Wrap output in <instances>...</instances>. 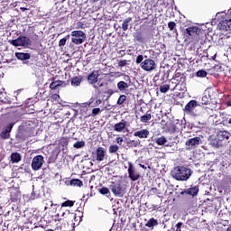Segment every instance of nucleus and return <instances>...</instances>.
Here are the masks:
<instances>
[{
    "mask_svg": "<svg viewBox=\"0 0 231 231\" xmlns=\"http://www.w3.org/2000/svg\"><path fill=\"white\" fill-rule=\"evenodd\" d=\"M126 99H127V97H125V95H121L117 100V105L122 106V104H124Z\"/></svg>",
    "mask_w": 231,
    "mask_h": 231,
    "instance_id": "obj_37",
    "label": "nucleus"
},
{
    "mask_svg": "<svg viewBox=\"0 0 231 231\" xmlns=\"http://www.w3.org/2000/svg\"><path fill=\"white\" fill-rule=\"evenodd\" d=\"M81 82H82V79L79 77H74L71 79V86H74V87L80 86Z\"/></svg>",
    "mask_w": 231,
    "mask_h": 231,
    "instance_id": "obj_29",
    "label": "nucleus"
},
{
    "mask_svg": "<svg viewBox=\"0 0 231 231\" xmlns=\"http://www.w3.org/2000/svg\"><path fill=\"white\" fill-rule=\"evenodd\" d=\"M110 190L116 198H124L126 192L125 186L122 184V180L112 181L110 184Z\"/></svg>",
    "mask_w": 231,
    "mask_h": 231,
    "instance_id": "obj_2",
    "label": "nucleus"
},
{
    "mask_svg": "<svg viewBox=\"0 0 231 231\" xmlns=\"http://www.w3.org/2000/svg\"><path fill=\"white\" fill-rule=\"evenodd\" d=\"M12 163H19L21 162V154L19 152H14L11 154Z\"/></svg>",
    "mask_w": 231,
    "mask_h": 231,
    "instance_id": "obj_21",
    "label": "nucleus"
},
{
    "mask_svg": "<svg viewBox=\"0 0 231 231\" xmlns=\"http://www.w3.org/2000/svg\"><path fill=\"white\" fill-rule=\"evenodd\" d=\"M187 225L189 226L190 228H198V222H196L194 218L188 220Z\"/></svg>",
    "mask_w": 231,
    "mask_h": 231,
    "instance_id": "obj_31",
    "label": "nucleus"
},
{
    "mask_svg": "<svg viewBox=\"0 0 231 231\" xmlns=\"http://www.w3.org/2000/svg\"><path fill=\"white\" fill-rule=\"evenodd\" d=\"M141 68L144 71H154L156 62L153 60L146 59L141 63Z\"/></svg>",
    "mask_w": 231,
    "mask_h": 231,
    "instance_id": "obj_6",
    "label": "nucleus"
},
{
    "mask_svg": "<svg viewBox=\"0 0 231 231\" xmlns=\"http://www.w3.org/2000/svg\"><path fill=\"white\" fill-rule=\"evenodd\" d=\"M100 194L106 196V194H109V189L103 187L99 189Z\"/></svg>",
    "mask_w": 231,
    "mask_h": 231,
    "instance_id": "obj_41",
    "label": "nucleus"
},
{
    "mask_svg": "<svg viewBox=\"0 0 231 231\" xmlns=\"http://www.w3.org/2000/svg\"><path fill=\"white\" fill-rule=\"evenodd\" d=\"M226 231H231V225L227 227Z\"/></svg>",
    "mask_w": 231,
    "mask_h": 231,
    "instance_id": "obj_61",
    "label": "nucleus"
},
{
    "mask_svg": "<svg viewBox=\"0 0 231 231\" xmlns=\"http://www.w3.org/2000/svg\"><path fill=\"white\" fill-rule=\"evenodd\" d=\"M14 125H15V122H12L5 126L0 134L1 138H4V140H8V138H10V133H12V129H14Z\"/></svg>",
    "mask_w": 231,
    "mask_h": 231,
    "instance_id": "obj_8",
    "label": "nucleus"
},
{
    "mask_svg": "<svg viewBox=\"0 0 231 231\" xmlns=\"http://www.w3.org/2000/svg\"><path fill=\"white\" fill-rule=\"evenodd\" d=\"M98 113H100V108H94L92 110V116H97V115H98Z\"/></svg>",
    "mask_w": 231,
    "mask_h": 231,
    "instance_id": "obj_46",
    "label": "nucleus"
},
{
    "mask_svg": "<svg viewBox=\"0 0 231 231\" xmlns=\"http://www.w3.org/2000/svg\"><path fill=\"white\" fill-rule=\"evenodd\" d=\"M166 147H172V144H166Z\"/></svg>",
    "mask_w": 231,
    "mask_h": 231,
    "instance_id": "obj_62",
    "label": "nucleus"
},
{
    "mask_svg": "<svg viewBox=\"0 0 231 231\" xmlns=\"http://www.w3.org/2000/svg\"><path fill=\"white\" fill-rule=\"evenodd\" d=\"M89 84H97L98 82V72H92L88 77Z\"/></svg>",
    "mask_w": 231,
    "mask_h": 231,
    "instance_id": "obj_19",
    "label": "nucleus"
},
{
    "mask_svg": "<svg viewBox=\"0 0 231 231\" xmlns=\"http://www.w3.org/2000/svg\"><path fill=\"white\" fill-rule=\"evenodd\" d=\"M71 42L79 45L85 42L86 34L82 31H73L71 32Z\"/></svg>",
    "mask_w": 231,
    "mask_h": 231,
    "instance_id": "obj_4",
    "label": "nucleus"
},
{
    "mask_svg": "<svg viewBox=\"0 0 231 231\" xmlns=\"http://www.w3.org/2000/svg\"><path fill=\"white\" fill-rule=\"evenodd\" d=\"M119 147L116 144L114 145H110L108 148V152H110V154H115V152H117Z\"/></svg>",
    "mask_w": 231,
    "mask_h": 231,
    "instance_id": "obj_34",
    "label": "nucleus"
},
{
    "mask_svg": "<svg viewBox=\"0 0 231 231\" xmlns=\"http://www.w3.org/2000/svg\"><path fill=\"white\" fill-rule=\"evenodd\" d=\"M128 176L132 181H138V180H140V173L134 171V168H133V164L131 163L128 167Z\"/></svg>",
    "mask_w": 231,
    "mask_h": 231,
    "instance_id": "obj_10",
    "label": "nucleus"
},
{
    "mask_svg": "<svg viewBox=\"0 0 231 231\" xmlns=\"http://www.w3.org/2000/svg\"><path fill=\"white\" fill-rule=\"evenodd\" d=\"M106 93V95H109V97H111V95H113L115 91L113 89H108Z\"/></svg>",
    "mask_w": 231,
    "mask_h": 231,
    "instance_id": "obj_52",
    "label": "nucleus"
},
{
    "mask_svg": "<svg viewBox=\"0 0 231 231\" xmlns=\"http://www.w3.org/2000/svg\"><path fill=\"white\" fill-rule=\"evenodd\" d=\"M199 143H201V138L200 137L190 138L185 143L186 150L187 151H192V149H196V147H198V145H199Z\"/></svg>",
    "mask_w": 231,
    "mask_h": 231,
    "instance_id": "obj_7",
    "label": "nucleus"
},
{
    "mask_svg": "<svg viewBox=\"0 0 231 231\" xmlns=\"http://www.w3.org/2000/svg\"><path fill=\"white\" fill-rule=\"evenodd\" d=\"M192 173V170L185 166H177L171 171V176L177 181H188Z\"/></svg>",
    "mask_w": 231,
    "mask_h": 231,
    "instance_id": "obj_1",
    "label": "nucleus"
},
{
    "mask_svg": "<svg viewBox=\"0 0 231 231\" xmlns=\"http://www.w3.org/2000/svg\"><path fill=\"white\" fill-rule=\"evenodd\" d=\"M170 89H171L170 85H162L160 87L161 93H167V91H169Z\"/></svg>",
    "mask_w": 231,
    "mask_h": 231,
    "instance_id": "obj_36",
    "label": "nucleus"
},
{
    "mask_svg": "<svg viewBox=\"0 0 231 231\" xmlns=\"http://www.w3.org/2000/svg\"><path fill=\"white\" fill-rule=\"evenodd\" d=\"M85 145H86V142L78 141L73 144V147H75V149H82V147H85Z\"/></svg>",
    "mask_w": 231,
    "mask_h": 231,
    "instance_id": "obj_33",
    "label": "nucleus"
},
{
    "mask_svg": "<svg viewBox=\"0 0 231 231\" xmlns=\"http://www.w3.org/2000/svg\"><path fill=\"white\" fill-rule=\"evenodd\" d=\"M151 118H152L151 114L146 113L144 116H141L140 122H142L143 124H147V122H149Z\"/></svg>",
    "mask_w": 231,
    "mask_h": 231,
    "instance_id": "obj_30",
    "label": "nucleus"
},
{
    "mask_svg": "<svg viewBox=\"0 0 231 231\" xmlns=\"http://www.w3.org/2000/svg\"><path fill=\"white\" fill-rule=\"evenodd\" d=\"M227 106H229V107H231V100L230 101H227Z\"/></svg>",
    "mask_w": 231,
    "mask_h": 231,
    "instance_id": "obj_59",
    "label": "nucleus"
},
{
    "mask_svg": "<svg viewBox=\"0 0 231 231\" xmlns=\"http://www.w3.org/2000/svg\"><path fill=\"white\" fill-rule=\"evenodd\" d=\"M198 192H199V187L198 186H191L189 189H184L181 194H188V196H198Z\"/></svg>",
    "mask_w": 231,
    "mask_h": 231,
    "instance_id": "obj_12",
    "label": "nucleus"
},
{
    "mask_svg": "<svg viewBox=\"0 0 231 231\" xmlns=\"http://www.w3.org/2000/svg\"><path fill=\"white\" fill-rule=\"evenodd\" d=\"M218 138H221L224 141V143H226L227 140H230V133L228 131H219L217 132Z\"/></svg>",
    "mask_w": 231,
    "mask_h": 231,
    "instance_id": "obj_18",
    "label": "nucleus"
},
{
    "mask_svg": "<svg viewBox=\"0 0 231 231\" xmlns=\"http://www.w3.org/2000/svg\"><path fill=\"white\" fill-rule=\"evenodd\" d=\"M68 39H69V35H67L65 38L60 40L59 46H66V42H68Z\"/></svg>",
    "mask_w": 231,
    "mask_h": 231,
    "instance_id": "obj_38",
    "label": "nucleus"
},
{
    "mask_svg": "<svg viewBox=\"0 0 231 231\" xmlns=\"http://www.w3.org/2000/svg\"><path fill=\"white\" fill-rule=\"evenodd\" d=\"M106 149H104L103 147H98L96 151V155H97V162H104L105 158H106Z\"/></svg>",
    "mask_w": 231,
    "mask_h": 231,
    "instance_id": "obj_13",
    "label": "nucleus"
},
{
    "mask_svg": "<svg viewBox=\"0 0 231 231\" xmlns=\"http://www.w3.org/2000/svg\"><path fill=\"white\" fill-rule=\"evenodd\" d=\"M65 215V213H63V215L62 216H64Z\"/></svg>",
    "mask_w": 231,
    "mask_h": 231,
    "instance_id": "obj_63",
    "label": "nucleus"
},
{
    "mask_svg": "<svg viewBox=\"0 0 231 231\" xmlns=\"http://www.w3.org/2000/svg\"><path fill=\"white\" fill-rule=\"evenodd\" d=\"M37 39H39V35L34 34V36H33V41H37Z\"/></svg>",
    "mask_w": 231,
    "mask_h": 231,
    "instance_id": "obj_55",
    "label": "nucleus"
},
{
    "mask_svg": "<svg viewBox=\"0 0 231 231\" xmlns=\"http://www.w3.org/2000/svg\"><path fill=\"white\" fill-rule=\"evenodd\" d=\"M168 28L170 32H173V30L176 29V23L175 22H169L168 23Z\"/></svg>",
    "mask_w": 231,
    "mask_h": 231,
    "instance_id": "obj_40",
    "label": "nucleus"
},
{
    "mask_svg": "<svg viewBox=\"0 0 231 231\" xmlns=\"http://www.w3.org/2000/svg\"><path fill=\"white\" fill-rule=\"evenodd\" d=\"M145 226H147L148 228H152V226H158V220H156L154 218H151L145 224Z\"/></svg>",
    "mask_w": 231,
    "mask_h": 231,
    "instance_id": "obj_27",
    "label": "nucleus"
},
{
    "mask_svg": "<svg viewBox=\"0 0 231 231\" xmlns=\"http://www.w3.org/2000/svg\"><path fill=\"white\" fill-rule=\"evenodd\" d=\"M116 140L119 145H122V143H124V139L122 137H117Z\"/></svg>",
    "mask_w": 231,
    "mask_h": 231,
    "instance_id": "obj_50",
    "label": "nucleus"
},
{
    "mask_svg": "<svg viewBox=\"0 0 231 231\" xmlns=\"http://www.w3.org/2000/svg\"><path fill=\"white\" fill-rule=\"evenodd\" d=\"M19 196H21V194L19 193L18 190H15L14 192L12 191L11 192V199H12V201H17V199L19 198Z\"/></svg>",
    "mask_w": 231,
    "mask_h": 231,
    "instance_id": "obj_35",
    "label": "nucleus"
},
{
    "mask_svg": "<svg viewBox=\"0 0 231 231\" xmlns=\"http://www.w3.org/2000/svg\"><path fill=\"white\" fill-rule=\"evenodd\" d=\"M127 65V60H122L118 62V66L120 68H124V66H126Z\"/></svg>",
    "mask_w": 231,
    "mask_h": 231,
    "instance_id": "obj_44",
    "label": "nucleus"
},
{
    "mask_svg": "<svg viewBox=\"0 0 231 231\" xmlns=\"http://www.w3.org/2000/svg\"><path fill=\"white\" fill-rule=\"evenodd\" d=\"M176 231H181V226H183V223L182 222H179L176 224Z\"/></svg>",
    "mask_w": 231,
    "mask_h": 231,
    "instance_id": "obj_47",
    "label": "nucleus"
},
{
    "mask_svg": "<svg viewBox=\"0 0 231 231\" xmlns=\"http://www.w3.org/2000/svg\"><path fill=\"white\" fill-rule=\"evenodd\" d=\"M143 60V55H139V56H137L135 62H136V64H140L141 65Z\"/></svg>",
    "mask_w": 231,
    "mask_h": 231,
    "instance_id": "obj_43",
    "label": "nucleus"
},
{
    "mask_svg": "<svg viewBox=\"0 0 231 231\" xmlns=\"http://www.w3.org/2000/svg\"><path fill=\"white\" fill-rule=\"evenodd\" d=\"M100 104H102V100H101V99H97V100L95 102L93 107H97V106H100Z\"/></svg>",
    "mask_w": 231,
    "mask_h": 231,
    "instance_id": "obj_51",
    "label": "nucleus"
},
{
    "mask_svg": "<svg viewBox=\"0 0 231 231\" xmlns=\"http://www.w3.org/2000/svg\"><path fill=\"white\" fill-rule=\"evenodd\" d=\"M21 10H22L23 12H25L26 8H25V7H21Z\"/></svg>",
    "mask_w": 231,
    "mask_h": 231,
    "instance_id": "obj_60",
    "label": "nucleus"
},
{
    "mask_svg": "<svg viewBox=\"0 0 231 231\" xmlns=\"http://www.w3.org/2000/svg\"><path fill=\"white\" fill-rule=\"evenodd\" d=\"M151 192H152V194H156V195L160 194V191H158V189H157V188H152V189H151Z\"/></svg>",
    "mask_w": 231,
    "mask_h": 231,
    "instance_id": "obj_49",
    "label": "nucleus"
},
{
    "mask_svg": "<svg viewBox=\"0 0 231 231\" xmlns=\"http://www.w3.org/2000/svg\"><path fill=\"white\" fill-rule=\"evenodd\" d=\"M69 184H70L72 187H82V185H84L82 180H80L79 179H72V180H70L69 181Z\"/></svg>",
    "mask_w": 231,
    "mask_h": 231,
    "instance_id": "obj_22",
    "label": "nucleus"
},
{
    "mask_svg": "<svg viewBox=\"0 0 231 231\" xmlns=\"http://www.w3.org/2000/svg\"><path fill=\"white\" fill-rule=\"evenodd\" d=\"M199 31V28L196 27V26H191V27H188L184 33H186V35H188L189 37H194V35L198 34V32Z\"/></svg>",
    "mask_w": 231,
    "mask_h": 231,
    "instance_id": "obj_17",
    "label": "nucleus"
},
{
    "mask_svg": "<svg viewBox=\"0 0 231 231\" xmlns=\"http://www.w3.org/2000/svg\"><path fill=\"white\" fill-rule=\"evenodd\" d=\"M149 134H151V133L147 129L138 130L134 133V136L141 139L149 138Z\"/></svg>",
    "mask_w": 231,
    "mask_h": 231,
    "instance_id": "obj_14",
    "label": "nucleus"
},
{
    "mask_svg": "<svg viewBox=\"0 0 231 231\" xmlns=\"http://www.w3.org/2000/svg\"><path fill=\"white\" fill-rule=\"evenodd\" d=\"M127 145H129V147H138V145H140V140H130L127 142Z\"/></svg>",
    "mask_w": 231,
    "mask_h": 231,
    "instance_id": "obj_32",
    "label": "nucleus"
},
{
    "mask_svg": "<svg viewBox=\"0 0 231 231\" xmlns=\"http://www.w3.org/2000/svg\"><path fill=\"white\" fill-rule=\"evenodd\" d=\"M124 79L125 80V82H131V78L129 76H125Z\"/></svg>",
    "mask_w": 231,
    "mask_h": 231,
    "instance_id": "obj_53",
    "label": "nucleus"
},
{
    "mask_svg": "<svg viewBox=\"0 0 231 231\" xmlns=\"http://www.w3.org/2000/svg\"><path fill=\"white\" fill-rule=\"evenodd\" d=\"M227 124L231 125V117L227 118Z\"/></svg>",
    "mask_w": 231,
    "mask_h": 231,
    "instance_id": "obj_58",
    "label": "nucleus"
},
{
    "mask_svg": "<svg viewBox=\"0 0 231 231\" xmlns=\"http://www.w3.org/2000/svg\"><path fill=\"white\" fill-rule=\"evenodd\" d=\"M17 136H18V138H20V140H26V138H29L30 133H28L24 130H22L18 133Z\"/></svg>",
    "mask_w": 231,
    "mask_h": 231,
    "instance_id": "obj_26",
    "label": "nucleus"
},
{
    "mask_svg": "<svg viewBox=\"0 0 231 231\" xmlns=\"http://www.w3.org/2000/svg\"><path fill=\"white\" fill-rule=\"evenodd\" d=\"M201 100H202V104H203L204 106H207V104H208V97L203 96L202 98H201Z\"/></svg>",
    "mask_w": 231,
    "mask_h": 231,
    "instance_id": "obj_45",
    "label": "nucleus"
},
{
    "mask_svg": "<svg viewBox=\"0 0 231 231\" xmlns=\"http://www.w3.org/2000/svg\"><path fill=\"white\" fill-rule=\"evenodd\" d=\"M63 82L60 80L58 81H53L50 84V88L51 89H59V88H60V86H62Z\"/></svg>",
    "mask_w": 231,
    "mask_h": 231,
    "instance_id": "obj_28",
    "label": "nucleus"
},
{
    "mask_svg": "<svg viewBox=\"0 0 231 231\" xmlns=\"http://www.w3.org/2000/svg\"><path fill=\"white\" fill-rule=\"evenodd\" d=\"M91 104H93V98L90 99L89 102L87 103H83L84 107H89V106H91Z\"/></svg>",
    "mask_w": 231,
    "mask_h": 231,
    "instance_id": "obj_48",
    "label": "nucleus"
},
{
    "mask_svg": "<svg viewBox=\"0 0 231 231\" xmlns=\"http://www.w3.org/2000/svg\"><path fill=\"white\" fill-rule=\"evenodd\" d=\"M129 88V85L125 82V81H119L117 83V88L119 89V91H125V89H127Z\"/></svg>",
    "mask_w": 231,
    "mask_h": 231,
    "instance_id": "obj_24",
    "label": "nucleus"
},
{
    "mask_svg": "<svg viewBox=\"0 0 231 231\" xmlns=\"http://www.w3.org/2000/svg\"><path fill=\"white\" fill-rule=\"evenodd\" d=\"M133 21V18L128 17L125 20H124L123 24H122V30L123 32H127L129 30V23Z\"/></svg>",
    "mask_w": 231,
    "mask_h": 231,
    "instance_id": "obj_23",
    "label": "nucleus"
},
{
    "mask_svg": "<svg viewBox=\"0 0 231 231\" xmlns=\"http://www.w3.org/2000/svg\"><path fill=\"white\" fill-rule=\"evenodd\" d=\"M210 144L212 147H216V149H219V147H223L225 145L224 141L219 137L218 134L215 137V139H212L210 142Z\"/></svg>",
    "mask_w": 231,
    "mask_h": 231,
    "instance_id": "obj_15",
    "label": "nucleus"
},
{
    "mask_svg": "<svg viewBox=\"0 0 231 231\" xmlns=\"http://www.w3.org/2000/svg\"><path fill=\"white\" fill-rule=\"evenodd\" d=\"M9 43L12 44V46H15V48L19 46H23V48H30V46H32V40L26 36H19L15 40H10Z\"/></svg>",
    "mask_w": 231,
    "mask_h": 231,
    "instance_id": "obj_3",
    "label": "nucleus"
},
{
    "mask_svg": "<svg viewBox=\"0 0 231 231\" xmlns=\"http://www.w3.org/2000/svg\"><path fill=\"white\" fill-rule=\"evenodd\" d=\"M208 73L203 69L197 71V77H199L200 79H205Z\"/></svg>",
    "mask_w": 231,
    "mask_h": 231,
    "instance_id": "obj_39",
    "label": "nucleus"
},
{
    "mask_svg": "<svg viewBox=\"0 0 231 231\" xmlns=\"http://www.w3.org/2000/svg\"><path fill=\"white\" fill-rule=\"evenodd\" d=\"M53 98L57 100V98H60V96H59V94H54Z\"/></svg>",
    "mask_w": 231,
    "mask_h": 231,
    "instance_id": "obj_54",
    "label": "nucleus"
},
{
    "mask_svg": "<svg viewBox=\"0 0 231 231\" xmlns=\"http://www.w3.org/2000/svg\"><path fill=\"white\" fill-rule=\"evenodd\" d=\"M139 166L142 168V169H147V166L143 165V164H139Z\"/></svg>",
    "mask_w": 231,
    "mask_h": 231,
    "instance_id": "obj_57",
    "label": "nucleus"
},
{
    "mask_svg": "<svg viewBox=\"0 0 231 231\" xmlns=\"http://www.w3.org/2000/svg\"><path fill=\"white\" fill-rule=\"evenodd\" d=\"M44 165V157L42 155H36L32 161V171H40Z\"/></svg>",
    "mask_w": 231,
    "mask_h": 231,
    "instance_id": "obj_5",
    "label": "nucleus"
},
{
    "mask_svg": "<svg viewBox=\"0 0 231 231\" xmlns=\"http://www.w3.org/2000/svg\"><path fill=\"white\" fill-rule=\"evenodd\" d=\"M155 143H157V145H165L167 143V138L163 135L157 137L155 138Z\"/></svg>",
    "mask_w": 231,
    "mask_h": 231,
    "instance_id": "obj_25",
    "label": "nucleus"
},
{
    "mask_svg": "<svg viewBox=\"0 0 231 231\" xmlns=\"http://www.w3.org/2000/svg\"><path fill=\"white\" fill-rule=\"evenodd\" d=\"M135 39H137V41H141L142 37L140 36V34H138L137 36H135Z\"/></svg>",
    "mask_w": 231,
    "mask_h": 231,
    "instance_id": "obj_56",
    "label": "nucleus"
},
{
    "mask_svg": "<svg viewBox=\"0 0 231 231\" xmlns=\"http://www.w3.org/2000/svg\"><path fill=\"white\" fill-rule=\"evenodd\" d=\"M15 57L18 59V60H28L32 55H30V53L15 52Z\"/></svg>",
    "mask_w": 231,
    "mask_h": 231,
    "instance_id": "obj_20",
    "label": "nucleus"
},
{
    "mask_svg": "<svg viewBox=\"0 0 231 231\" xmlns=\"http://www.w3.org/2000/svg\"><path fill=\"white\" fill-rule=\"evenodd\" d=\"M198 107V101L190 100L184 107V113L186 115H194V109Z\"/></svg>",
    "mask_w": 231,
    "mask_h": 231,
    "instance_id": "obj_9",
    "label": "nucleus"
},
{
    "mask_svg": "<svg viewBox=\"0 0 231 231\" xmlns=\"http://www.w3.org/2000/svg\"><path fill=\"white\" fill-rule=\"evenodd\" d=\"M218 28H219V30H221V32H231V19L223 20L218 24Z\"/></svg>",
    "mask_w": 231,
    "mask_h": 231,
    "instance_id": "obj_11",
    "label": "nucleus"
},
{
    "mask_svg": "<svg viewBox=\"0 0 231 231\" xmlns=\"http://www.w3.org/2000/svg\"><path fill=\"white\" fill-rule=\"evenodd\" d=\"M74 203L71 200H67L62 203L61 207H73Z\"/></svg>",
    "mask_w": 231,
    "mask_h": 231,
    "instance_id": "obj_42",
    "label": "nucleus"
},
{
    "mask_svg": "<svg viewBox=\"0 0 231 231\" xmlns=\"http://www.w3.org/2000/svg\"><path fill=\"white\" fill-rule=\"evenodd\" d=\"M126 125H127V121L123 119L121 120V122L114 125V130L116 131L117 133H122V131L125 129Z\"/></svg>",
    "mask_w": 231,
    "mask_h": 231,
    "instance_id": "obj_16",
    "label": "nucleus"
}]
</instances>
